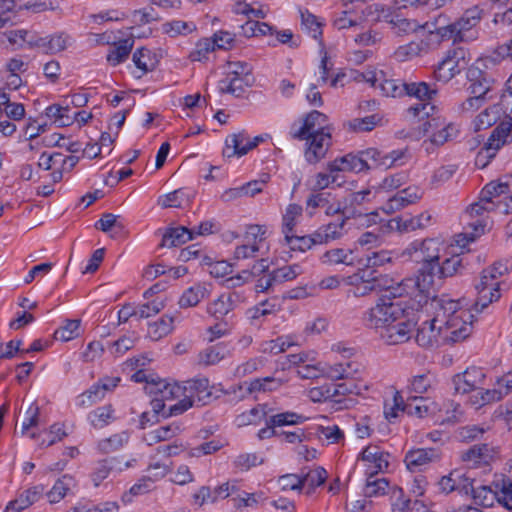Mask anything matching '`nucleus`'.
<instances>
[{
  "label": "nucleus",
  "instance_id": "f257e3e1",
  "mask_svg": "<svg viewBox=\"0 0 512 512\" xmlns=\"http://www.w3.org/2000/svg\"><path fill=\"white\" fill-rule=\"evenodd\" d=\"M509 193V185L503 182H490L486 184L480 192L479 200L466 208L461 216L462 221L470 232L457 235L456 244L464 249L468 243L475 241L476 238L484 234L489 224V214L494 211L506 214L502 209L509 202L502 199L503 195Z\"/></svg>",
  "mask_w": 512,
  "mask_h": 512
},
{
  "label": "nucleus",
  "instance_id": "f03ea898",
  "mask_svg": "<svg viewBox=\"0 0 512 512\" xmlns=\"http://www.w3.org/2000/svg\"><path fill=\"white\" fill-rule=\"evenodd\" d=\"M418 282L412 278L402 279L382 291L375 304L362 316L363 323L370 329H383L398 321L404 314L406 305L400 300L411 294Z\"/></svg>",
  "mask_w": 512,
  "mask_h": 512
},
{
  "label": "nucleus",
  "instance_id": "7ed1b4c3",
  "mask_svg": "<svg viewBox=\"0 0 512 512\" xmlns=\"http://www.w3.org/2000/svg\"><path fill=\"white\" fill-rule=\"evenodd\" d=\"M331 132L328 117L318 110H312L303 118L300 126L292 125L289 134L292 139L306 140L305 159L315 164L325 157L331 145Z\"/></svg>",
  "mask_w": 512,
  "mask_h": 512
},
{
  "label": "nucleus",
  "instance_id": "20e7f679",
  "mask_svg": "<svg viewBox=\"0 0 512 512\" xmlns=\"http://www.w3.org/2000/svg\"><path fill=\"white\" fill-rule=\"evenodd\" d=\"M431 306L433 310L437 311V320L441 323L444 344L458 343L471 335L474 315L469 309L463 307L461 300L442 295L434 298Z\"/></svg>",
  "mask_w": 512,
  "mask_h": 512
},
{
  "label": "nucleus",
  "instance_id": "39448f33",
  "mask_svg": "<svg viewBox=\"0 0 512 512\" xmlns=\"http://www.w3.org/2000/svg\"><path fill=\"white\" fill-rule=\"evenodd\" d=\"M436 92L425 82L406 83L405 95L414 96L420 101L410 106L407 113L418 119L420 124L417 128L424 134L428 133L433 126H437L436 118L433 117L435 106L429 102Z\"/></svg>",
  "mask_w": 512,
  "mask_h": 512
},
{
  "label": "nucleus",
  "instance_id": "423d86ee",
  "mask_svg": "<svg viewBox=\"0 0 512 512\" xmlns=\"http://www.w3.org/2000/svg\"><path fill=\"white\" fill-rule=\"evenodd\" d=\"M512 268L509 260L497 261L492 266L484 269L479 283L476 285L478 299L474 304L476 311H482L489 304L497 301L500 294V278Z\"/></svg>",
  "mask_w": 512,
  "mask_h": 512
},
{
  "label": "nucleus",
  "instance_id": "0eeeda50",
  "mask_svg": "<svg viewBox=\"0 0 512 512\" xmlns=\"http://www.w3.org/2000/svg\"><path fill=\"white\" fill-rule=\"evenodd\" d=\"M441 242L438 239L427 238L424 240L412 241L401 253V257L409 259L415 263L422 264V274L424 280L429 277V282L433 281L437 261L440 257Z\"/></svg>",
  "mask_w": 512,
  "mask_h": 512
},
{
  "label": "nucleus",
  "instance_id": "6e6552de",
  "mask_svg": "<svg viewBox=\"0 0 512 512\" xmlns=\"http://www.w3.org/2000/svg\"><path fill=\"white\" fill-rule=\"evenodd\" d=\"M409 401V413L418 418H428L435 424H445L456 420V411L458 405H454L452 401L437 402L430 396H422Z\"/></svg>",
  "mask_w": 512,
  "mask_h": 512
},
{
  "label": "nucleus",
  "instance_id": "1a4fd4ad",
  "mask_svg": "<svg viewBox=\"0 0 512 512\" xmlns=\"http://www.w3.org/2000/svg\"><path fill=\"white\" fill-rule=\"evenodd\" d=\"M253 83L254 76L248 63L229 61L225 66L224 77L218 82L217 89L220 94L240 97Z\"/></svg>",
  "mask_w": 512,
  "mask_h": 512
},
{
  "label": "nucleus",
  "instance_id": "9d476101",
  "mask_svg": "<svg viewBox=\"0 0 512 512\" xmlns=\"http://www.w3.org/2000/svg\"><path fill=\"white\" fill-rule=\"evenodd\" d=\"M482 16L483 10L478 5L466 9L455 22H445L444 36H449L453 43L475 40L478 37V25Z\"/></svg>",
  "mask_w": 512,
  "mask_h": 512
},
{
  "label": "nucleus",
  "instance_id": "9b49d317",
  "mask_svg": "<svg viewBox=\"0 0 512 512\" xmlns=\"http://www.w3.org/2000/svg\"><path fill=\"white\" fill-rule=\"evenodd\" d=\"M183 387H185V397L168 406V416L181 415L190 409L195 401L205 404L212 398L211 387L206 377H196L185 381Z\"/></svg>",
  "mask_w": 512,
  "mask_h": 512
},
{
  "label": "nucleus",
  "instance_id": "f8f14e48",
  "mask_svg": "<svg viewBox=\"0 0 512 512\" xmlns=\"http://www.w3.org/2000/svg\"><path fill=\"white\" fill-rule=\"evenodd\" d=\"M346 283L353 287L352 293L356 297H362L373 291L382 292L383 290L396 283L387 275L379 274L374 269H358L354 274L346 278Z\"/></svg>",
  "mask_w": 512,
  "mask_h": 512
},
{
  "label": "nucleus",
  "instance_id": "ddd939ff",
  "mask_svg": "<svg viewBox=\"0 0 512 512\" xmlns=\"http://www.w3.org/2000/svg\"><path fill=\"white\" fill-rule=\"evenodd\" d=\"M146 393L152 395L151 405L156 414H162L164 417L167 415L166 402L171 400L178 401L185 397V387L176 381L167 379H158L144 387Z\"/></svg>",
  "mask_w": 512,
  "mask_h": 512
},
{
  "label": "nucleus",
  "instance_id": "4468645a",
  "mask_svg": "<svg viewBox=\"0 0 512 512\" xmlns=\"http://www.w3.org/2000/svg\"><path fill=\"white\" fill-rule=\"evenodd\" d=\"M470 57L463 47L449 49L434 71L437 81L447 83L468 67Z\"/></svg>",
  "mask_w": 512,
  "mask_h": 512
},
{
  "label": "nucleus",
  "instance_id": "2eb2a0df",
  "mask_svg": "<svg viewBox=\"0 0 512 512\" xmlns=\"http://www.w3.org/2000/svg\"><path fill=\"white\" fill-rule=\"evenodd\" d=\"M267 231L266 225H247L243 235V243L236 246L233 258L235 260L255 259L258 256L260 245L266 240Z\"/></svg>",
  "mask_w": 512,
  "mask_h": 512
},
{
  "label": "nucleus",
  "instance_id": "dca6fc26",
  "mask_svg": "<svg viewBox=\"0 0 512 512\" xmlns=\"http://www.w3.org/2000/svg\"><path fill=\"white\" fill-rule=\"evenodd\" d=\"M448 17L444 14H439L434 17L431 21H426L421 25L420 31H423V35L416 41L419 43L421 50L424 55L439 48L442 42L450 40L449 36H444V30H446L445 22Z\"/></svg>",
  "mask_w": 512,
  "mask_h": 512
},
{
  "label": "nucleus",
  "instance_id": "f3484780",
  "mask_svg": "<svg viewBox=\"0 0 512 512\" xmlns=\"http://www.w3.org/2000/svg\"><path fill=\"white\" fill-rule=\"evenodd\" d=\"M511 130V125L501 122L495 127L485 145L477 152L475 165L484 169L495 157L498 150L506 143Z\"/></svg>",
  "mask_w": 512,
  "mask_h": 512
},
{
  "label": "nucleus",
  "instance_id": "a211bd4d",
  "mask_svg": "<svg viewBox=\"0 0 512 512\" xmlns=\"http://www.w3.org/2000/svg\"><path fill=\"white\" fill-rule=\"evenodd\" d=\"M378 152L375 149H368L358 154L349 153L328 162L327 171L330 172H354L359 173L369 169L364 156L375 158Z\"/></svg>",
  "mask_w": 512,
  "mask_h": 512
},
{
  "label": "nucleus",
  "instance_id": "6ab92c4d",
  "mask_svg": "<svg viewBox=\"0 0 512 512\" xmlns=\"http://www.w3.org/2000/svg\"><path fill=\"white\" fill-rule=\"evenodd\" d=\"M325 378L331 381L348 380L364 381V368L356 360H340L333 363L326 362Z\"/></svg>",
  "mask_w": 512,
  "mask_h": 512
},
{
  "label": "nucleus",
  "instance_id": "aec40b11",
  "mask_svg": "<svg viewBox=\"0 0 512 512\" xmlns=\"http://www.w3.org/2000/svg\"><path fill=\"white\" fill-rule=\"evenodd\" d=\"M499 451L489 444H476L461 454V460L468 468H490L497 459Z\"/></svg>",
  "mask_w": 512,
  "mask_h": 512
},
{
  "label": "nucleus",
  "instance_id": "412c9836",
  "mask_svg": "<svg viewBox=\"0 0 512 512\" xmlns=\"http://www.w3.org/2000/svg\"><path fill=\"white\" fill-rule=\"evenodd\" d=\"M121 382L119 376H104L95 382L87 391L77 397V405L88 407L101 401L108 392H112Z\"/></svg>",
  "mask_w": 512,
  "mask_h": 512
},
{
  "label": "nucleus",
  "instance_id": "4be33fe9",
  "mask_svg": "<svg viewBox=\"0 0 512 512\" xmlns=\"http://www.w3.org/2000/svg\"><path fill=\"white\" fill-rule=\"evenodd\" d=\"M158 64L159 58L154 51L147 47H139L132 53V64L128 66V70L134 79L139 80L154 71Z\"/></svg>",
  "mask_w": 512,
  "mask_h": 512
},
{
  "label": "nucleus",
  "instance_id": "5701e85b",
  "mask_svg": "<svg viewBox=\"0 0 512 512\" xmlns=\"http://www.w3.org/2000/svg\"><path fill=\"white\" fill-rule=\"evenodd\" d=\"M389 454L378 446H367L362 449L358 459L363 462L365 475L373 478L379 473H384L389 466Z\"/></svg>",
  "mask_w": 512,
  "mask_h": 512
},
{
  "label": "nucleus",
  "instance_id": "b1692460",
  "mask_svg": "<svg viewBox=\"0 0 512 512\" xmlns=\"http://www.w3.org/2000/svg\"><path fill=\"white\" fill-rule=\"evenodd\" d=\"M377 19L392 24L398 33L414 34L420 31L421 25L417 20L400 17L390 6L383 4L374 5Z\"/></svg>",
  "mask_w": 512,
  "mask_h": 512
},
{
  "label": "nucleus",
  "instance_id": "393cba45",
  "mask_svg": "<svg viewBox=\"0 0 512 512\" xmlns=\"http://www.w3.org/2000/svg\"><path fill=\"white\" fill-rule=\"evenodd\" d=\"M415 341L422 348H432L440 342L444 343L441 323L437 320V311L431 319L423 321L418 327L415 335Z\"/></svg>",
  "mask_w": 512,
  "mask_h": 512
},
{
  "label": "nucleus",
  "instance_id": "a878e982",
  "mask_svg": "<svg viewBox=\"0 0 512 512\" xmlns=\"http://www.w3.org/2000/svg\"><path fill=\"white\" fill-rule=\"evenodd\" d=\"M486 379V373L483 368L470 366L462 373L453 377L455 391L460 394H467L480 389Z\"/></svg>",
  "mask_w": 512,
  "mask_h": 512
},
{
  "label": "nucleus",
  "instance_id": "bb28decb",
  "mask_svg": "<svg viewBox=\"0 0 512 512\" xmlns=\"http://www.w3.org/2000/svg\"><path fill=\"white\" fill-rule=\"evenodd\" d=\"M376 191L373 188H365L357 192L349 193L342 198L344 218L360 217L367 210L366 204L372 202Z\"/></svg>",
  "mask_w": 512,
  "mask_h": 512
},
{
  "label": "nucleus",
  "instance_id": "cd10ccee",
  "mask_svg": "<svg viewBox=\"0 0 512 512\" xmlns=\"http://www.w3.org/2000/svg\"><path fill=\"white\" fill-rule=\"evenodd\" d=\"M441 452L436 448H416L409 450L404 457L406 468L411 472L424 470L429 464L439 461Z\"/></svg>",
  "mask_w": 512,
  "mask_h": 512
},
{
  "label": "nucleus",
  "instance_id": "c85d7f7f",
  "mask_svg": "<svg viewBox=\"0 0 512 512\" xmlns=\"http://www.w3.org/2000/svg\"><path fill=\"white\" fill-rule=\"evenodd\" d=\"M281 309L282 300L277 296H273L266 298L265 300H262L254 306L248 308L245 312V316L251 325L259 326L262 324L266 317L275 315Z\"/></svg>",
  "mask_w": 512,
  "mask_h": 512
},
{
  "label": "nucleus",
  "instance_id": "c756f323",
  "mask_svg": "<svg viewBox=\"0 0 512 512\" xmlns=\"http://www.w3.org/2000/svg\"><path fill=\"white\" fill-rule=\"evenodd\" d=\"M438 384L436 376L431 372L413 375L407 384L408 399L430 396Z\"/></svg>",
  "mask_w": 512,
  "mask_h": 512
},
{
  "label": "nucleus",
  "instance_id": "7c9ffc66",
  "mask_svg": "<svg viewBox=\"0 0 512 512\" xmlns=\"http://www.w3.org/2000/svg\"><path fill=\"white\" fill-rule=\"evenodd\" d=\"M331 387V403L341 404L347 396H362L370 388L365 381H349L340 383H330Z\"/></svg>",
  "mask_w": 512,
  "mask_h": 512
},
{
  "label": "nucleus",
  "instance_id": "2f4dec72",
  "mask_svg": "<svg viewBox=\"0 0 512 512\" xmlns=\"http://www.w3.org/2000/svg\"><path fill=\"white\" fill-rule=\"evenodd\" d=\"M414 324L411 321H403L397 324H389L381 330V339L387 345H398L410 340Z\"/></svg>",
  "mask_w": 512,
  "mask_h": 512
},
{
  "label": "nucleus",
  "instance_id": "473e14b6",
  "mask_svg": "<svg viewBox=\"0 0 512 512\" xmlns=\"http://www.w3.org/2000/svg\"><path fill=\"white\" fill-rule=\"evenodd\" d=\"M73 41L70 34L65 31H58L45 37H39L34 45L46 53L55 54L67 49Z\"/></svg>",
  "mask_w": 512,
  "mask_h": 512
},
{
  "label": "nucleus",
  "instance_id": "72a5a7b5",
  "mask_svg": "<svg viewBox=\"0 0 512 512\" xmlns=\"http://www.w3.org/2000/svg\"><path fill=\"white\" fill-rule=\"evenodd\" d=\"M134 43L135 41L132 36L117 38L115 42L110 45L112 47L106 54L107 63L112 67H116L126 62L132 52Z\"/></svg>",
  "mask_w": 512,
  "mask_h": 512
},
{
  "label": "nucleus",
  "instance_id": "f704fd0d",
  "mask_svg": "<svg viewBox=\"0 0 512 512\" xmlns=\"http://www.w3.org/2000/svg\"><path fill=\"white\" fill-rule=\"evenodd\" d=\"M184 431V427L180 422L174 421L167 425H161L143 436V441L148 446H153L160 442L172 440Z\"/></svg>",
  "mask_w": 512,
  "mask_h": 512
},
{
  "label": "nucleus",
  "instance_id": "c9c22d12",
  "mask_svg": "<svg viewBox=\"0 0 512 512\" xmlns=\"http://www.w3.org/2000/svg\"><path fill=\"white\" fill-rule=\"evenodd\" d=\"M256 147V142H249V137L244 133L229 135L225 139L223 155L227 158L234 156L241 157L246 155L251 149Z\"/></svg>",
  "mask_w": 512,
  "mask_h": 512
},
{
  "label": "nucleus",
  "instance_id": "e433bc0d",
  "mask_svg": "<svg viewBox=\"0 0 512 512\" xmlns=\"http://www.w3.org/2000/svg\"><path fill=\"white\" fill-rule=\"evenodd\" d=\"M471 485V479L467 477L461 470H453L449 474L442 476L438 481L439 491L449 494L456 490H468Z\"/></svg>",
  "mask_w": 512,
  "mask_h": 512
},
{
  "label": "nucleus",
  "instance_id": "4c0bfd02",
  "mask_svg": "<svg viewBox=\"0 0 512 512\" xmlns=\"http://www.w3.org/2000/svg\"><path fill=\"white\" fill-rule=\"evenodd\" d=\"M129 463L126 462L123 467L121 466V462L116 457L105 458L99 460L96 463V466L91 473V480L95 487H98L105 479H107L110 473L117 469L122 471L124 468H128Z\"/></svg>",
  "mask_w": 512,
  "mask_h": 512
},
{
  "label": "nucleus",
  "instance_id": "58836bf2",
  "mask_svg": "<svg viewBox=\"0 0 512 512\" xmlns=\"http://www.w3.org/2000/svg\"><path fill=\"white\" fill-rule=\"evenodd\" d=\"M76 479L70 474L60 476L51 489L46 493L47 500L50 504L59 503L68 493L76 486Z\"/></svg>",
  "mask_w": 512,
  "mask_h": 512
},
{
  "label": "nucleus",
  "instance_id": "ea45409f",
  "mask_svg": "<svg viewBox=\"0 0 512 512\" xmlns=\"http://www.w3.org/2000/svg\"><path fill=\"white\" fill-rule=\"evenodd\" d=\"M161 33L170 37H185L197 31V25L194 21H184L172 19L161 25Z\"/></svg>",
  "mask_w": 512,
  "mask_h": 512
},
{
  "label": "nucleus",
  "instance_id": "a19ab883",
  "mask_svg": "<svg viewBox=\"0 0 512 512\" xmlns=\"http://www.w3.org/2000/svg\"><path fill=\"white\" fill-rule=\"evenodd\" d=\"M271 408L267 404H258L253 408L242 412L235 418V424L238 427H244L248 425H258L263 420H266Z\"/></svg>",
  "mask_w": 512,
  "mask_h": 512
},
{
  "label": "nucleus",
  "instance_id": "79ce46f5",
  "mask_svg": "<svg viewBox=\"0 0 512 512\" xmlns=\"http://www.w3.org/2000/svg\"><path fill=\"white\" fill-rule=\"evenodd\" d=\"M194 238V232L184 226L168 228L163 234L161 246L172 248L180 246Z\"/></svg>",
  "mask_w": 512,
  "mask_h": 512
},
{
  "label": "nucleus",
  "instance_id": "37998d69",
  "mask_svg": "<svg viewBox=\"0 0 512 512\" xmlns=\"http://www.w3.org/2000/svg\"><path fill=\"white\" fill-rule=\"evenodd\" d=\"M296 345L294 335H281L275 339L262 341L258 351L262 354L277 355Z\"/></svg>",
  "mask_w": 512,
  "mask_h": 512
},
{
  "label": "nucleus",
  "instance_id": "c03bdc74",
  "mask_svg": "<svg viewBox=\"0 0 512 512\" xmlns=\"http://www.w3.org/2000/svg\"><path fill=\"white\" fill-rule=\"evenodd\" d=\"M302 212V206L296 203H290L285 208L281 221V233L283 234V238L296 233L295 228L302 216Z\"/></svg>",
  "mask_w": 512,
  "mask_h": 512
},
{
  "label": "nucleus",
  "instance_id": "a18cd8bd",
  "mask_svg": "<svg viewBox=\"0 0 512 512\" xmlns=\"http://www.w3.org/2000/svg\"><path fill=\"white\" fill-rule=\"evenodd\" d=\"M234 309V294L222 293L207 305V313L215 319H223Z\"/></svg>",
  "mask_w": 512,
  "mask_h": 512
},
{
  "label": "nucleus",
  "instance_id": "49530a36",
  "mask_svg": "<svg viewBox=\"0 0 512 512\" xmlns=\"http://www.w3.org/2000/svg\"><path fill=\"white\" fill-rule=\"evenodd\" d=\"M208 295L209 291L206 285L197 283L183 291L178 304L181 308L195 307Z\"/></svg>",
  "mask_w": 512,
  "mask_h": 512
},
{
  "label": "nucleus",
  "instance_id": "de8ad7c7",
  "mask_svg": "<svg viewBox=\"0 0 512 512\" xmlns=\"http://www.w3.org/2000/svg\"><path fill=\"white\" fill-rule=\"evenodd\" d=\"M320 261L322 264L326 265L344 264L350 266L354 264L355 258L351 249L334 248L323 253L320 257Z\"/></svg>",
  "mask_w": 512,
  "mask_h": 512
},
{
  "label": "nucleus",
  "instance_id": "09e8293b",
  "mask_svg": "<svg viewBox=\"0 0 512 512\" xmlns=\"http://www.w3.org/2000/svg\"><path fill=\"white\" fill-rule=\"evenodd\" d=\"M495 487V490H492L491 487L485 485L474 487L472 482L471 485H468V489L470 488L472 491V497L475 504L483 507H492L495 502H498L499 484H496Z\"/></svg>",
  "mask_w": 512,
  "mask_h": 512
},
{
  "label": "nucleus",
  "instance_id": "8fccbe9b",
  "mask_svg": "<svg viewBox=\"0 0 512 512\" xmlns=\"http://www.w3.org/2000/svg\"><path fill=\"white\" fill-rule=\"evenodd\" d=\"M71 109L60 104H51L45 108V116L58 127H68L72 125Z\"/></svg>",
  "mask_w": 512,
  "mask_h": 512
},
{
  "label": "nucleus",
  "instance_id": "3c124183",
  "mask_svg": "<svg viewBox=\"0 0 512 512\" xmlns=\"http://www.w3.org/2000/svg\"><path fill=\"white\" fill-rule=\"evenodd\" d=\"M343 178L339 175L338 172H330L324 173L319 172L316 173L312 177L311 181V190L313 191H321L330 186L341 187L344 184Z\"/></svg>",
  "mask_w": 512,
  "mask_h": 512
},
{
  "label": "nucleus",
  "instance_id": "603ef678",
  "mask_svg": "<svg viewBox=\"0 0 512 512\" xmlns=\"http://www.w3.org/2000/svg\"><path fill=\"white\" fill-rule=\"evenodd\" d=\"M40 420V408L36 402H32L25 411L21 424V434L27 435L30 439H36L37 434L30 432L32 428L38 426Z\"/></svg>",
  "mask_w": 512,
  "mask_h": 512
},
{
  "label": "nucleus",
  "instance_id": "864d4df0",
  "mask_svg": "<svg viewBox=\"0 0 512 512\" xmlns=\"http://www.w3.org/2000/svg\"><path fill=\"white\" fill-rule=\"evenodd\" d=\"M316 237V231L310 235L298 236L296 233L284 238V244L292 251L305 252L314 245H320Z\"/></svg>",
  "mask_w": 512,
  "mask_h": 512
},
{
  "label": "nucleus",
  "instance_id": "5fc2aeb1",
  "mask_svg": "<svg viewBox=\"0 0 512 512\" xmlns=\"http://www.w3.org/2000/svg\"><path fill=\"white\" fill-rule=\"evenodd\" d=\"M173 329L174 318L169 315H163L157 321L149 324L148 335L152 340L158 341L170 334Z\"/></svg>",
  "mask_w": 512,
  "mask_h": 512
},
{
  "label": "nucleus",
  "instance_id": "6e6d98bb",
  "mask_svg": "<svg viewBox=\"0 0 512 512\" xmlns=\"http://www.w3.org/2000/svg\"><path fill=\"white\" fill-rule=\"evenodd\" d=\"M501 108L499 105H493L480 112L473 120L475 131L485 130L496 124L500 118Z\"/></svg>",
  "mask_w": 512,
  "mask_h": 512
},
{
  "label": "nucleus",
  "instance_id": "4d7b16f0",
  "mask_svg": "<svg viewBox=\"0 0 512 512\" xmlns=\"http://www.w3.org/2000/svg\"><path fill=\"white\" fill-rule=\"evenodd\" d=\"M345 219L330 222L326 225L321 226L316 230V237H318V243L324 244L331 240L338 239L343 234Z\"/></svg>",
  "mask_w": 512,
  "mask_h": 512
},
{
  "label": "nucleus",
  "instance_id": "13d9d810",
  "mask_svg": "<svg viewBox=\"0 0 512 512\" xmlns=\"http://www.w3.org/2000/svg\"><path fill=\"white\" fill-rule=\"evenodd\" d=\"M114 412L112 405H104L91 411L88 420L94 428L101 429L114 420Z\"/></svg>",
  "mask_w": 512,
  "mask_h": 512
},
{
  "label": "nucleus",
  "instance_id": "bf43d9fd",
  "mask_svg": "<svg viewBox=\"0 0 512 512\" xmlns=\"http://www.w3.org/2000/svg\"><path fill=\"white\" fill-rule=\"evenodd\" d=\"M129 436L126 432L113 434L110 437L101 439L97 443V449L99 452L108 454L121 449L127 442Z\"/></svg>",
  "mask_w": 512,
  "mask_h": 512
},
{
  "label": "nucleus",
  "instance_id": "052dcab7",
  "mask_svg": "<svg viewBox=\"0 0 512 512\" xmlns=\"http://www.w3.org/2000/svg\"><path fill=\"white\" fill-rule=\"evenodd\" d=\"M382 232L396 230L398 232L415 231V222L413 216H399L385 221L380 226Z\"/></svg>",
  "mask_w": 512,
  "mask_h": 512
},
{
  "label": "nucleus",
  "instance_id": "680f3d73",
  "mask_svg": "<svg viewBox=\"0 0 512 512\" xmlns=\"http://www.w3.org/2000/svg\"><path fill=\"white\" fill-rule=\"evenodd\" d=\"M460 268H462V258L459 254H455L446 258L441 265L437 261L434 276L438 275L439 278L452 277Z\"/></svg>",
  "mask_w": 512,
  "mask_h": 512
},
{
  "label": "nucleus",
  "instance_id": "e2e57ef3",
  "mask_svg": "<svg viewBox=\"0 0 512 512\" xmlns=\"http://www.w3.org/2000/svg\"><path fill=\"white\" fill-rule=\"evenodd\" d=\"M477 392L470 397V404L475 408L479 409L485 405H488L493 402H497L501 400V392L499 390L493 389H485L482 387Z\"/></svg>",
  "mask_w": 512,
  "mask_h": 512
},
{
  "label": "nucleus",
  "instance_id": "0e129e2a",
  "mask_svg": "<svg viewBox=\"0 0 512 512\" xmlns=\"http://www.w3.org/2000/svg\"><path fill=\"white\" fill-rule=\"evenodd\" d=\"M215 50L213 41L209 38L199 39L195 47L189 53V60L192 62H204L208 60L210 53Z\"/></svg>",
  "mask_w": 512,
  "mask_h": 512
},
{
  "label": "nucleus",
  "instance_id": "69168bd1",
  "mask_svg": "<svg viewBox=\"0 0 512 512\" xmlns=\"http://www.w3.org/2000/svg\"><path fill=\"white\" fill-rule=\"evenodd\" d=\"M282 383L281 379L272 376L255 378L248 383L247 389L250 393L274 391L280 388Z\"/></svg>",
  "mask_w": 512,
  "mask_h": 512
},
{
  "label": "nucleus",
  "instance_id": "338daca9",
  "mask_svg": "<svg viewBox=\"0 0 512 512\" xmlns=\"http://www.w3.org/2000/svg\"><path fill=\"white\" fill-rule=\"evenodd\" d=\"M226 352V347L221 344L209 346L199 353V362L204 365H215L224 359Z\"/></svg>",
  "mask_w": 512,
  "mask_h": 512
},
{
  "label": "nucleus",
  "instance_id": "774afa93",
  "mask_svg": "<svg viewBox=\"0 0 512 512\" xmlns=\"http://www.w3.org/2000/svg\"><path fill=\"white\" fill-rule=\"evenodd\" d=\"M392 512H432L420 500L400 497L392 505Z\"/></svg>",
  "mask_w": 512,
  "mask_h": 512
}]
</instances>
